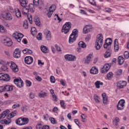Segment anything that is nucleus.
I'll return each instance as SVG.
<instances>
[{
    "instance_id": "nucleus-31",
    "label": "nucleus",
    "mask_w": 129,
    "mask_h": 129,
    "mask_svg": "<svg viewBox=\"0 0 129 129\" xmlns=\"http://www.w3.org/2000/svg\"><path fill=\"white\" fill-rule=\"evenodd\" d=\"M52 7H49L48 13H47V16L48 18H51V16L52 15H53V13H54V11H55V9L53 8V10H51V9Z\"/></svg>"
},
{
    "instance_id": "nucleus-27",
    "label": "nucleus",
    "mask_w": 129,
    "mask_h": 129,
    "mask_svg": "<svg viewBox=\"0 0 129 129\" xmlns=\"http://www.w3.org/2000/svg\"><path fill=\"white\" fill-rule=\"evenodd\" d=\"M76 38L77 37H75V36H73V35L71 34L69 39L70 44H72L74 42H75V41H76Z\"/></svg>"
},
{
    "instance_id": "nucleus-41",
    "label": "nucleus",
    "mask_w": 129,
    "mask_h": 129,
    "mask_svg": "<svg viewBox=\"0 0 129 129\" xmlns=\"http://www.w3.org/2000/svg\"><path fill=\"white\" fill-rule=\"evenodd\" d=\"M16 115H17V111H16L12 112L11 113L8 114V116L9 117H10V118H12L14 116H16Z\"/></svg>"
},
{
    "instance_id": "nucleus-64",
    "label": "nucleus",
    "mask_w": 129,
    "mask_h": 129,
    "mask_svg": "<svg viewBox=\"0 0 129 129\" xmlns=\"http://www.w3.org/2000/svg\"><path fill=\"white\" fill-rule=\"evenodd\" d=\"M90 38H91V36H90V35H87L85 38V41H86V42H88V41L90 40Z\"/></svg>"
},
{
    "instance_id": "nucleus-13",
    "label": "nucleus",
    "mask_w": 129,
    "mask_h": 129,
    "mask_svg": "<svg viewBox=\"0 0 129 129\" xmlns=\"http://www.w3.org/2000/svg\"><path fill=\"white\" fill-rule=\"evenodd\" d=\"M126 86V82L124 81H120L117 82V87L118 88H123Z\"/></svg>"
},
{
    "instance_id": "nucleus-57",
    "label": "nucleus",
    "mask_w": 129,
    "mask_h": 129,
    "mask_svg": "<svg viewBox=\"0 0 129 129\" xmlns=\"http://www.w3.org/2000/svg\"><path fill=\"white\" fill-rule=\"evenodd\" d=\"M104 12H105V13H110V12H111V9L105 8L104 9Z\"/></svg>"
},
{
    "instance_id": "nucleus-6",
    "label": "nucleus",
    "mask_w": 129,
    "mask_h": 129,
    "mask_svg": "<svg viewBox=\"0 0 129 129\" xmlns=\"http://www.w3.org/2000/svg\"><path fill=\"white\" fill-rule=\"evenodd\" d=\"M8 64L9 65V66L10 67V68L12 69L13 72L16 73L19 71V68H18V66L14 62L10 61L9 62H8Z\"/></svg>"
},
{
    "instance_id": "nucleus-48",
    "label": "nucleus",
    "mask_w": 129,
    "mask_h": 129,
    "mask_svg": "<svg viewBox=\"0 0 129 129\" xmlns=\"http://www.w3.org/2000/svg\"><path fill=\"white\" fill-rule=\"evenodd\" d=\"M1 69L3 71H8V67H7L6 65H3L1 67Z\"/></svg>"
},
{
    "instance_id": "nucleus-39",
    "label": "nucleus",
    "mask_w": 129,
    "mask_h": 129,
    "mask_svg": "<svg viewBox=\"0 0 129 129\" xmlns=\"http://www.w3.org/2000/svg\"><path fill=\"white\" fill-rule=\"evenodd\" d=\"M21 7H25L26 6H27V4H28L26 2V1L25 0H19V1Z\"/></svg>"
},
{
    "instance_id": "nucleus-12",
    "label": "nucleus",
    "mask_w": 129,
    "mask_h": 129,
    "mask_svg": "<svg viewBox=\"0 0 129 129\" xmlns=\"http://www.w3.org/2000/svg\"><path fill=\"white\" fill-rule=\"evenodd\" d=\"M92 53H90L88 54L86 58H84L83 61L84 64H86L88 65V64H89L90 63V61H91V59L92 58Z\"/></svg>"
},
{
    "instance_id": "nucleus-42",
    "label": "nucleus",
    "mask_w": 129,
    "mask_h": 129,
    "mask_svg": "<svg viewBox=\"0 0 129 129\" xmlns=\"http://www.w3.org/2000/svg\"><path fill=\"white\" fill-rule=\"evenodd\" d=\"M37 29L35 27H32L31 29V33L33 36L37 34Z\"/></svg>"
},
{
    "instance_id": "nucleus-53",
    "label": "nucleus",
    "mask_w": 129,
    "mask_h": 129,
    "mask_svg": "<svg viewBox=\"0 0 129 129\" xmlns=\"http://www.w3.org/2000/svg\"><path fill=\"white\" fill-rule=\"evenodd\" d=\"M37 40L40 41V40H42V33H39L37 35L36 37Z\"/></svg>"
},
{
    "instance_id": "nucleus-16",
    "label": "nucleus",
    "mask_w": 129,
    "mask_h": 129,
    "mask_svg": "<svg viewBox=\"0 0 129 129\" xmlns=\"http://www.w3.org/2000/svg\"><path fill=\"white\" fill-rule=\"evenodd\" d=\"M2 17L3 19H5V20L10 21L11 20H13V17L10 13H5L2 15Z\"/></svg>"
},
{
    "instance_id": "nucleus-21",
    "label": "nucleus",
    "mask_w": 129,
    "mask_h": 129,
    "mask_svg": "<svg viewBox=\"0 0 129 129\" xmlns=\"http://www.w3.org/2000/svg\"><path fill=\"white\" fill-rule=\"evenodd\" d=\"M44 35H45V38L47 40H49L51 39V32L48 30H45L44 31Z\"/></svg>"
},
{
    "instance_id": "nucleus-24",
    "label": "nucleus",
    "mask_w": 129,
    "mask_h": 129,
    "mask_svg": "<svg viewBox=\"0 0 129 129\" xmlns=\"http://www.w3.org/2000/svg\"><path fill=\"white\" fill-rule=\"evenodd\" d=\"M90 72L91 74H98V69L96 67H93L90 70Z\"/></svg>"
},
{
    "instance_id": "nucleus-29",
    "label": "nucleus",
    "mask_w": 129,
    "mask_h": 129,
    "mask_svg": "<svg viewBox=\"0 0 129 129\" xmlns=\"http://www.w3.org/2000/svg\"><path fill=\"white\" fill-rule=\"evenodd\" d=\"M123 62H124V58H123V57L122 55L119 56L118 57V63L119 65H121L122 64H123Z\"/></svg>"
},
{
    "instance_id": "nucleus-62",
    "label": "nucleus",
    "mask_w": 129,
    "mask_h": 129,
    "mask_svg": "<svg viewBox=\"0 0 129 129\" xmlns=\"http://www.w3.org/2000/svg\"><path fill=\"white\" fill-rule=\"evenodd\" d=\"M4 91H5V86H0V93H2V92H4Z\"/></svg>"
},
{
    "instance_id": "nucleus-15",
    "label": "nucleus",
    "mask_w": 129,
    "mask_h": 129,
    "mask_svg": "<svg viewBox=\"0 0 129 129\" xmlns=\"http://www.w3.org/2000/svg\"><path fill=\"white\" fill-rule=\"evenodd\" d=\"M102 97L103 103V104H108V98L106 96L105 93H103L101 95Z\"/></svg>"
},
{
    "instance_id": "nucleus-26",
    "label": "nucleus",
    "mask_w": 129,
    "mask_h": 129,
    "mask_svg": "<svg viewBox=\"0 0 129 129\" xmlns=\"http://www.w3.org/2000/svg\"><path fill=\"white\" fill-rule=\"evenodd\" d=\"M4 89L5 91H12L13 86L6 85L4 86Z\"/></svg>"
},
{
    "instance_id": "nucleus-20",
    "label": "nucleus",
    "mask_w": 129,
    "mask_h": 129,
    "mask_svg": "<svg viewBox=\"0 0 129 129\" xmlns=\"http://www.w3.org/2000/svg\"><path fill=\"white\" fill-rule=\"evenodd\" d=\"M22 13L24 15V16H27V17H29V8L28 7H23L22 10Z\"/></svg>"
},
{
    "instance_id": "nucleus-4",
    "label": "nucleus",
    "mask_w": 129,
    "mask_h": 129,
    "mask_svg": "<svg viewBox=\"0 0 129 129\" xmlns=\"http://www.w3.org/2000/svg\"><path fill=\"white\" fill-rule=\"evenodd\" d=\"M14 83L15 85H16V86H17V87H19V88H21L24 86V82H23V80H22L21 78L15 79L14 80Z\"/></svg>"
},
{
    "instance_id": "nucleus-37",
    "label": "nucleus",
    "mask_w": 129,
    "mask_h": 129,
    "mask_svg": "<svg viewBox=\"0 0 129 129\" xmlns=\"http://www.w3.org/2000/svg\"><path fill=\"white\" fill-rule=\"evenodd\" d=\"M99 85H103V83L99 81H97L95 83V86L97 88H100V86Z\"/></svg>"
},
{
    "instance_id": "nucleus-59",
    "label": "nucleus",
    "mask_w": 129,
    "mask_h": 129,
    "mask_svg": "<svg viewBox=\"0 0 129 129\" xmlns=\"http://www.w3.org/2000/svg\"><path fill=\"white\" fill-rule=\"evenodd\" d=\"M74 121L76 123V124H77V125H78V126H80V122H79V120H78V119H74Z\"/></svg>"
},
{
    "instance_id": "nucleus-7",
    "label": "nucleus",
    "mask_w": 129,
    "mask_h": 129,
    "mask_svg": "<svg viewBox=\"0 0 129 129\" xmlns=\"http://www.w3.org/2000/svg\"><path fill=\"white\" fill-rule=\"evenodd\" d=\"M109 42L106 43V40H105V43L103 45L104 49H107L108 51L111 50V44H112V40L111 38H108Z\"/></svg>"
},
{
    "instance_id": "nucleus-63",
    "label": "nucleus",
    "mask_w": 129,
    "mask_h": 129,
    "mask_svg": "<svg viewBox=\"0 0 129 129\" xmlns=\"http://www.w3.org/2000/svg\"><path fill=\"white\" fill-rule=\"evenodd\" d=\"M35 79H36L37 81H39V82H41V81H42V78L39 76H36L35 77Z\"/></svg>"
},
{
    "instance_id": "nucleus-11",
    "label": "nucleus",
    "mask_w": 129,
    "mask_h": 129,
    "mask_svg": "<svg viewBox=\"0 0 129 129\" xmlns=\"http://www.w3.org/2000/svg\"><path fill=\"white\" fill-rule=\"evenodd\" d=\"M110 69V65L108 63L105 64L101 69V73H106Z\"/></svg>"
},
{
    "instance_id": "nucleus-10",
    "label": "nucleus",
    "mask_w": 129,
    "mask_h": 129,
    "mask_svg": "<svg viewBox=\"0 0 129 129\" xmlns=\"http://www.w3.org/2000/svg\"><path fill=\"white\" fill-rule=\"evenodd\" d=\"M91 31H92V26L91 25H86L83 29L84 34H87L89 32H91Z\"/></svg>"
},
{
    "instance_id": "nucleus-47",
    "label": "nucleus",
    "mask_w": 129,
    "mask_h": 129,
    "mask_svg": "<svg viewBox=\"0 0 129 129\" xmlns=\"http://www.w3.org/2000/svg\"><path fill=\"white\" fill-rule=\"evenodd\" d=\"M60 104L61 107H62V108H64V109L66 108V105H65V102H64L63 100H60Z\"/></svg>"
},
{
    "instance_id": "nucleus-19",
    "label": "nucleus",
    "mask_w": 129,
    "mask_h": 129,
    "mask_svg": "<svg viewBox=\"0 0 129 129\" xmlns=\"http://www.w3.org/2000/svg\"><path fill=\"white\" fill-rule=\"evenodd\" d=\"M114 48L115 52H117L119 50V46L118 45V39H115L114 40Z\"/></svg>"
},
{
    "instance_id": "nucleus-38",
    "label": "nucleus",
    "mask_w": 129,
    "mask_h": 129,
    "mask_svg": "<svg viewBox=\"0 0 129 129\" xmlns=\"http://www.w3.org/2000/svg\"><path fill=\"white\" fill-rule=\"evenodd\" d=\"M113 124L116 126L118 125V122H119V118L116 117L113 120Z\"/></svg>"
},
{
    "instance_id": "nucleus-51",
    "label": "nucleus",
    "mask_w": 129,
    "mask_h": 129,
    "mask_svg": "<svg viewBox=\"0 0 129 129\" xmlns=\"http://www.w3.org/2000/svg\"><path fill=\"white\" fill-rule=\"evenodd\" d=\"M50 81L51 83H55L56 80H55V77L54 76H51L50 77Z\"/></svg>"
},
{
    "instance_id": "nucleus-56",
    "label": "nucleus",
    "mask_w": 129,
    "mask_h": 129,
    "mask_svg": "<svg viewBox=\"0 0 129 129\" xmlns=\"http://www.w3.org/2000/svg\"><path fill=\"white\" fill-rule=\"evenodd\" d=\"M26 83L27 86H28V87H30V86L32 85V82H31V81L28 80L26 81Z\"/></svg>"
},
{
    "instance_id": "nucleus-1",
    "label": "nucleus",
    "mask_w": 129,
    "mask_h": 129,
    "mask_svg": "<svg viewBox=\"0 0 129 129\" xmlns=\"http://www.w3.org/2000/svg\"><path fill=\"white\" fill-rule=\"evenodd\" d=\"M103 44V36L102 34H98L97 36V38L96 39L95 47L96 49L100 50V48L102 47V44Z\"/></svg>"
},
{
    "instance_id": "nucleus-8",
    "label": "nucleus",
    "mask_w": 129,
    "mask_h": 129,
    "mask_svg": "<svg viewBox=\"0 0 129 129\" xmlns=\"http://www.w3.org/2000/svg\"><path fill=\"white\" fill-rule=\"evenodd\" d=\"M0 80L3 81H10L11 77L8 74H5L4 73H0Z\"/></svg>"
},
{
    "instance_id": "nucleus-23",
    "label": "nucleus",
    "mask_w": 129,
    "mask_h": 129,
    "mask_svg": "<svg viewBox=\"0 0 129 129\" xmlns=\"http://www.w3.org/2000/svg\"><path fill=\"white\" fill-rule=\"evenodd\" d=\"M10 113V110H7L4 111L1 115H0V119H4L8 115V114Z\"/></svg>"
},
{
    "instance_id": "nucleus-40",
    "label": "nucleus",
    "mask_w": 129,
    "mask_h": 129,
    "mask_svg": "<svg viewBox=\"0 0 129 129\" xmlns=\"http://www.w3.org/2000/svg\"><path fill=\"white\" fill-rule=\"evenodd\" d=\"M78 45L79 47H81V48H86V44H85V43L83 41H80L78 43Z\"/></svg>"
},
{
    "instance_id": "nucleus-9",
    "label": "nucleus",
    "mask_w": 129,
    "mask_h": 129,
    "mask_svg": "<svg viewBox=\"0 0 129 129\" xmlns=\"http://www.w3.org/2000/svg\"><path fill=\"white\" fill-rule=\"evenodd\" d=\"M2 43L5 45L8 46V47H10L13 45V42H12V40L10 38H6L2 40Z\"/></svg>"
},
{
    "instance_id": "nucleus-49",
    "label": "nucleus",
    "mask_w": 129,
    "mask_h": 129,
    "mask_svg": "<svg viewBox=\"0 0 129 129\" xmlns=\"http://www.w3.org/2000/svg\"><path fill=\"white\" fill-rule=\"evenodd\" d=\"M0 32L1 33H5L6 32V29L4 26L0 25Z\"/></svg>"
},
{
    "instance_id": "nucleus-50",
    "label": "nucleus",
    "mask_w": 129,
    "mask_h": 129,
    "mask_svg": "<svg viewBox=\"0 0 129 129\" xmlns=\"http://www.w3.org/2000/svg\"><path fill=\"white\" fill-rule=\"evenodd\" d=\"M112 76H113V74L112 73V72H109L107 75V78L108 79H110V78H111V77H112Z\"/></svg>"
},
{
    "instance_id": "nucleus-3",
    "label": "nucleus",
    "mask_w": 129,
    "mask_h": 129,
    "mask_svg": "<svg viewBox=\"0 0 129 129\" xmlns=\"http://www.w3.org/2000/svg\"><path fill=\"white\" fill-rule=\"evenodd\" d=\"M125 103V101L124 99L120 100L117 104L116 107L117 110H123L124 109V104Z\"/></svg>"
},
{
    "instance_id": "nucleus-14",
    "label": "nucleus",
    "mask_w": 129,
    "mask_h": 129,
    "mask_svg": "<svg viewBox=\"0 0 129 129\" xmlns=\"http://www.w3.org/2000/svg\"><path fill=\"white\" fill-rule=\"evenodd\" d=\"M64 59H66V60H68V61H74V60L76 59V57L71 54H66L64 55Z\"/></svg>"
},
{
    "instance_id": "nucleus-32",
    "label": "nucleus",
    "mask_w": 129,
    "mask_h": 129,
    "mask_svg": "<svg viewBox=\"0 0 129 129\" xmlns=\"http://www.w3.org/2000/svg\"><path fill=\"white\" fill-rule=\"evenodd\" d=\"M110 55H111V50H107L104 54V57L108 58V57H110Z\"/></svg>"
},
{
    "instance_id": "nucleus-17",
    "label": "nucleus",
    "mask_w": 129,
    "mask_h": 129,
    "mask_svg": "<svg viewBox=\"0 0 129 129\" xmlns=\"http://www.w3.org/2000/svg\"><path fill=\"white\" fill-rule=\"evenodd\" d=\"M14 58H20L21 57V50L19 48H16L14 52Z\"/></svg>"
},
{
    "instance_id": "nucleus-44",
    "label": "nucleus",
    "mask_w": 129,
    "mask_h": 129,
    "mask_svg": "<svg viewBox=\"0 0 129 129\" xmlns=\"http://www.w3.org/2000/svg\"><path fill=\"white\" fill-rule=\"evenodd\" d=\"M23 27L25 29H28L29 28V23H28V21L25 20L23 24Z\"/></svg>"
},
{
    "instance_id": "nucleus-34",
    "label": "nucleus",
    "mask_w": 129,
    "mask_h": 129,
    "mask_svg": "<svg viewBox=\"0 0 129 129\" xmlns=\"http://www.w3.org/2000/svg\"><path fill=\"white\" fill-rule=\"evenodd\" d=\"M16 124L18 125H23V120L22 118L20 117L17 119L16 121Z\"/></svg>"
},
{
    "instance_id": "nucleus-22",
    "label": "nucleus",
    "mask_w": 129,
    "mask_h": 129,
    "mask_svg": "<svg viewBox=\"0 0 129 129\" xmlns=\"http://www.w3.org/2000/svg\"><path fill=\"white\" fill-rule=\"evenodd\" d=\"M40 49L42 52H43V53H44L45 54L49 53V48L45 45H41Z\"/></svg>"
},
{
    "instance_id": "nucleus-46",
    "label": "nucleus",
    "mask_w": 129,
    "mask_h": 129,
    "mask_svg": "<svg viewBox=\"0 0 129 129\" xmlns=\"http://www.w3.org/2000/svg\"><path fill=\"white\" fill-rule=\"evenodd\" d=\"M124 57L125 59H128L129 58V52L128 51H125L124 52Z\"/></svg>"
},
{
    "instance_id": "nucleus-33",
    "label": "nucleus",
    "mask_w": 129,
    "mask_h": 129,
    "mask_svg": "<svg viewBox=\"0 0 129 129\" xmlns=\"http://www.w3.org/2000/svg\"><path fill=\"white\" fill-rule=\"evenodd\" d=\"M71 35H72L74 37L77 38V37H78V30L74 29Z\"/></svg>"
},
{
    "instance_id": "nucleus-52",
    "label": "nucleus",
    "mask_w": 129,
    "mask_h": 129,
    "mask_svg": "<svg viewBox=\"0 0 129 129\" xmlns=\"http://www.w3.org/2000/svg\"><path fill=\"white\" fill-rule=\"evenodd\" d=\"M49 120L51 122V123H53V124H54V123H57V121H56V120H55V118H49Z\"/></svg>"
},
{
    "instance_id": "nucleus-36",
    "label": "nucleus",
    "mask_w": 129,
    "mask_h": 129,
    "mask_svg": "<svg viewBox=\"0 0 129 129\" xmlns=\"http://www.w3.org/2000/svg\"><path fill=\"white\" fill-rule=\"evenodd\" d=\"M94 99L96 103H99L100 102V98L97 95L95 94L94 95Z\"/></svg>"
},
{
    "instance_id": "nucleus-45",
    "label": "nucleus",
    "mask_w": 129,
    "mask_h": 129,
    "mask_svg": "<svg viewBox=\"0 0 129 129\" xmlns=\"http://www.w3.org/2000/svg\"><path fill=\"white\" fill-rule=\"evenodd\" d=\"M36 96V94L35 93H29V98L30 99H34L35 98V97Z\"/></svg>"
},
{
    "instance_id": "nucleus-18",
    "label": "nucleus",
    "mask_w": 129,
    "mask_h": 129,
    "mask_svg": "<svg viewBox=\"0 0 129 129\" xmlns=\"http://www.w3.org/2000/svg\"><path fill=\"white\" fill-rule=\"evenodd\" d=\"M33 61H34V59H33V57H32L31 56H26L25 58V62L26 64H32V63H33Z\"/></svg>"
},
{
    "instance_id": "nucleus-60",
    "label": "nucleus",
    "mask_w": 129,
    "mask_h": 129,
    "mask_svg": "<svg viewBox=\"0 0 129 129\" xmlns=\"http://www.w3.org/2000/svg\"><path fill=\"white\" fill-rule=\"evenodd\" d=\"M88 2L93 6H95V2L94 0H88Z\"/></svg>"
},
{
    "instance_id": "nucleus-5",
    "label": "nucleus",
    "mask_w": 129,
    "mask_h": 129,
    "mask_svg": "<svg viewBox=\"0 0 129 129\" xmlns=\"http://www.w3.org/2000/svg\"><path fill=\"white\" fill-rule=\"evenodd\" d=\"M13 38H15L18 43H20L22 40V39L24 37V35L19 32H15L13 34Z\"/></svg>"
},
{
    "instance_id": "nucleus-61",
    "label": "nucleus",
    "mask_w": 129,
    "mask_h": 129,
    "mask_svg": "<svg viewBox=\"0 0 129 129\" xmlns=\"http://www.w3.org/2000/svg\"><path fill=\"white\" fill-rule=\"evenodd\" d=\"M55 48L57 51H58V52H61V51H62L60 46H58L57 44H55Z\"/></svg>"
},
{
    "instance_id": "nucleus-55",
    "label": "nucleus",
    "mask_w": 129,
    "mask_h": 129,
    "mask_svg": "<svg viewBox=\"0 0 129 129\" xmlns=\"http://www.w3.org/2000/svg\"><path fill=\"white\" fill-rule=\"evenodd\" d=\"M12 122L11 119L8 118L7 120L5 119V124H9Z\"/></svg>"
},
{
    "instance_id": "nucleus-43",
    "label": "nucleus",
    "mask_w": 129,
    "mask_h": 129,
    "mask_svg": "<svg viewBox=\"0 0 129 129\" xmlns=\"http://www.w3.org/2000/svg\"><path fill=\"white\" fill-rule=\"evenodd\" d=\"M34 22L37 26H40V25H41V22H40V19H39V18L35 17L34 19Z\"/></svg>"
},
{
    "instance_id": "nucleus-54",
    "label": "nucleus",
    "mask_w": 129,
    "mask_h": 129,
    "mask_svg": "<svg viewBox=\"0 0 129 129\" xmlns=\"http://www.w3.org/2000/svg\"><path fill=\"white\" fill-rule=\"evenodd\" d=\"M39 0H33L34 6H35V7H38V6H39Z\"/></svg>"
},
{
    "instance_id": "nucleus-58",
    "label": "nucleus",
    "mask_w": 129,
    "mask_h": 129,
    "mask_svg": "<svg viewBox=\"0 0 129 129\" xmlns=\"http://www.w3.org/2000/svg\"><path fill=\"white\" fill-rule=\"evenodd\" d=\"M43 125L42 124H37L36 125V129H42L43 128Z\"/></svg>"
},
{
    "instance_id": "nucleus-28",
    "label": "nucleus",
    "mask_w": 129,
    "mask_h": 129,
    "mask_svg": "<svg viewBox=\"0 0 129 129\" xmlns=\"http://www.w3.org/2000/svg\"><path fill=\"white\" fill-rule=\"evenodd\" d=\"M15 13L17 18H21V17H22V15L21 14V11H20V9L16 8L15 9Z\"/></svg>"
},
{
    "instance_id": "nucleus-35",
    "label": "nucleus",
    "mask_w": 129,
    "mask_h": 129,
    "mask_svg": "<svg viewBox=\"0 0 129 129\" xmlns=\"http://www.w3.org/2000/svg\"><path fill=\"white\" fill-rule=\"evenodd\" d=\"M29 123V118L27 117L22 118V125H25Z\"/></svg>"
},
{
    "instance_id": "nucleus-30",
    "label": "nucleus",
    "mask_w": 129,
    "mask_h": 129,
    "mask_svg": "<svg viewBox=\"0 0 129 129\" xmlns=\"http://www.w3.org/2000/svg\"><path fill=\"white\" fill-rule=\"evenodd\" d=\"M34 5L32 4H30L29 5V7H28V11L31 12V13H34L35 12V8H34Z\"/></svg>"
},
{
    "instance_id": "nucleus-2",
    "label": "nucleus",
    "mask_w": 129,
    "mask_h": 129,
    "mask_svg": "<svg viewBox=\"0 0 129 129\" xmlns=\"http://www.w3.org/2000/svg\"><path fill=\"white\" fill-rule=\"evenodd\" d=\"M70 29H71V22H67L63 25L61 32L64 34H67L68 33H69Z\"/></svg>"
},
{
    "instance_id": "nucleus-25",
    "label": "nucleus",
    "mask_w": 129,
    "mask_h": 129,
    "mask_svg": "<svg viewBox=\"0 0 129 129\" xmlns=\"http://www.w3.org/2000/svg\"><path fill=\"white\" fill-rule=\"evenodd\" d=\"M48 95V93H46V92H44L43 91H41L40 93L38 94V96L40 98H45L46 96Z\"/></svg>"
}]
</instances>
